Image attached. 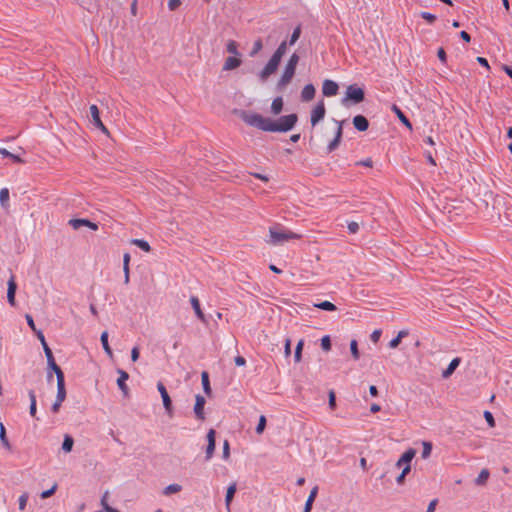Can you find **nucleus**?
Returning <instances> with one entry per match:
<instances>
[{
	"instance_id": "nucleus-20",
	"label": "nucleus",
	"mask_w": 512,
	"mask_h": 512,
	"mask_svg": "<svg viewBox=\"0 0 512 512\" xmlns=\"http://www.w3.org/2000/svg\"><path fill=\"white\" fill-rule=\"evenodd\" d=\"M353 125L356 130L364 132L368 129L369 122L363 115H356L353 118Z\"/></svg>"
},
{
	"instance_id": "nucleus-12",
	"label": "nucleus",
	"mask_w": 512,
	"mask_h": 512,
	"mask_svg": "<svg viewBox=\"0 0 512 512\" xmlns=\"http://www.w3.org/2000/svg\"><path fill=\"white\" fill-rule=\"evenodd\" d=\"M69 225L75 230L81 228L82 226H86L93 231L98 230V225L88 219H71L69 220Z\"/></svg>"
},
{
	"instance_id": "nucleus-28",
	"label": "nucleus",
	"mask_w": 512,
	"mask_h": 512,
	"mask_svg": "<svg viewBox=\"0 0 512 512\" xmlns=\"http://www.w3.org/2000/svg\"><path fill=\"white\" fill-rule=\"evenodd\" d=\"M100 340H101V344L103 346V349H104L105 353L110 358H112L113 357V352H112V349H111V347H110V345L108 343V332L107 331H103L102 332Z\"/></svg>"
},
{
	"instance_id": "nucleus-32",
	"label": "nucleus",
	"mask_w": 512,
	"mask_h": 512,
	"mask_svg": "<svg viewBox=\"0 0 512 512\" xmlns=\"http://www.w3.org/2000/svg\"><path fill=\"white\" fill-rule=\"evenodd\" d=\"M236 492V483H232L228 488H227V492H226V497H225V503H226V507L229 509V506L231 504V501L234 497V494Z\"/></svg>"
},
{
	"instance_id": "nucleus-39",
	"label": "nucleus",
	"mask_w": 512,
	"mask_h": 512,
	"mask_svg": "<svg viewBox=\"0 0 512 512\" xmlns=\"http://www.w3.org/2000/svg\"><path fill=\"white\" fill-rule=\"evenodd\" d=\"M286 49H287V44L286 42H282L278 48L276 49V51L274 52V54L272 55L273 57L277 58L278 60L281 61L282 57L284 56V54L286 53Z\"/></svg>"
},
{
	"instance_id": "nucleus-30",
	"label": "nucleus",
	"mask_w": 512,
	"mask_h": 512,
	"mask_svg": "<svg viewBox=\"0 0 512 512\" xmlns=\"http://www.w3.org/2000/svg\"><path fill=\"white\" fill-rule=\"evenodd\" d=\"M283 108V100L281 97H277L272 101L271 111L274 115H278Z\"/></svg>"
},
{
	"instance_id": "nucleus-18",
	"label": "nucleus",
	"mask_w": 512,
	"mask_h": 512,
	"mask_svg": "<svg viewBox=\"0 0 512 512\" xmlns=\"http://www.w3.org/2000/svg\"><path fill=\"white\" fill-rule=\"evenodd\" d=\"M118 374H119V377L117 379V385H118L119 389L123 392L124 396H127L129 393V389H128V386L126 385V381L129 378V374L126 371L121 370V369L118 370Z\"/></svg>"
},
{
	"instance_id": "nucleus-48",
	"label": "nucleus",
	"mask_w": 512,
	"mask_h": 512,
	"mask_svg": "<svg viewBox=\"0 0 512 512\" xmlns=\"http://www.w3.org/2000/svg\"><path fill=\"white\" fill-rule=\"evenodd\" d=\"M421 17L430 24L434 23L436 20V16L429 12H421Z\"/></svg>"
},
{
	"instance_id": "nucleus-7",
	"label": "nucleus",
	"mask_w": 512,
	"mask_h": 512,
	"mask_svg": "<svg viewBox=\"0 0 512 512\" xmlns=\"http://www.w3.org/2000/svg\"><path fill=\"white\" fill-rule=\"evenodd\" d=\"M57 370L55 373L57 378V395L55 400L63 402L66 399L65 377L61 369Z\"/></svg>"
},
{
	"instance_id": "nucleus-17",
	"label": "nucleus",
	"mask_w": 512,
	"mask_h": 512,
	"mask_svg": "<svg viewBox=\"0 0 512 512\" xmlns=\"http://www.w3.org/2000/svg\"><path fill=\"white\" fill-rule=\"evenodd\" d=\"M204 405H205V398L202 395H196L195 397V405H194V412L198 419L204 420Z\"/></svg>"
},
{
	"instance_id": "nucleus-42",
	"label": "nucleus",
	"mask_w": 512,
	"mask_h": 512,
	"mask_svg": "<svg viewBox=\"0 0 512 512\" xmlns=\"http://www.w3.org/2000/svg\"><path fill=\"white\" fill-rule=\"evenodd\" d=\"M422 446H423L422 458L427 459L432 452V444L430 442L423 441Z\"/></svg>"
},
{
	"instance_id": "nucleus-63",
	"label": "nucleus",
	"mask_w": 512,
	"mask_h": 512,
	"mask_svg": "<svg viewBox=\"0 0 512 512\" xmlns=\"http://www.w3.org/2000/svg\"><path fill=\"white\" fill-rule=\"evenodd\" d=\"M62 403H63V402H61V401H56V400H55V401H54V403H53V405H52V407H51L52 412H53V413H58V412H59V410H60V407H61Z\"/></svg>"
},
{
	"instance_id": "nucleus-26",
	"label": "nucleus",
	"mask_w": 512,
	"mask_h": 512,
	"mask_svg": "<svg viewBox=\"0 0 512 512\" xmlns=\"http://www.w3.org/2000/svg\"><path fill=\"white\" fill-rule=\"evenodd\" d=\"M409 335V332L408 330H401L398 332L397 336L395 338H393L390 342H389V347L391 349H395L399 346L401 340L405 337H407Z\"/></svg>"
},
{
	"instance_id": "nucleus-13",
	"label": "nucleus",
	"mask_w": 512,
	"mask_h": 512,
	"mask_svg": "<svg viewBox=\"0 0 512 512\" xmlns=\"http://www.w3.org/2000/svg\"><path fill=\"white\" fill-rule=\"evenodd\" d=\"M416 451L412 448L406 450L396 463L397 467H410L412 459L415 457Z\"/></svg>"
},
{
	"instance_id": "nucleus-29",
	"label": "nucleus",
	"mask_w": 512,
	"mask_h": 512,
	"mask_svg": "<svg viewBox=\"0 0 512 512\" xmlns=\"http://www.w3.org/2000/svg\"><path fill=\"white\" fill-rule=\"evenodd\" d=\"M317 492H318V488L317 487H314L307 500H306V503H305V507H304V511L303 512H311V509H312V505H313V502L316 498V495H317Z\"/></svg>"
},
{
	"instance_id": "nucleus-3",
	"label": "nucleus",
	"mask_w": 512,
	"mask_h": 512,
	"mask_svg": "<svg viewBox=\"0 0 512 512\" xmlns=\"http://www.w3.org/2000/svg\"><path fill=\"white\" fill-rule=\"evenodd\" d=\"M297 119L296 114H289L280 117L278 120H271L270 132H287L295 126Z\"/></svg>"
},
{
	"instance_id": "nucleus-22",
	"label": "nucleus",
	"mask_w": 512,
	"mask_h": 512,
	"mask_svg": "<svg viewBox=\"0 0 512 512\" xmlns=\"http://www.w3.org/2000/svg\"><path fill=\"white\" fill-rule=\"evenodd\" d=\"M43 347V350L45 352V355H46V358H47V362H48V365L54 370V372L56 373V371H58L57 369H61L55 362L54 360V357H53V354H52V351L51 349L49 348L48 344L47 343H44V345H42Z\"/></svg>"
},
{
	"instance_id": "nucleus-2",
	"label": "nucleus",
	"mask_w": 512,
	"mask_h": 512,
	"mask_svg": "<svg viewBox=\"0 0 512 512\" xmlns=\"http://www.w3.org/2000/svg\"><path fill=\"white\" fill-rule=\"evenodd\" d=\"M242 120L253 127H257L260 130L270 132L271 119L265 118L257 113L243 112L241 115Z\"/></svg>"
},
{
	"instance_id": "nucleus-14",
	"label": "nucleus",
	"mask_w": 512,
	"mask_h": 512,
	"mask_svg": "<svg viewBox=\"0 0 512 512\" xmlns=\"http://www.w3.org/2000/svg\"><path fill=\"white\" fill-rule=\"evenodd\" d=\"M338 84L332 80H325L322 86V93L326 97L335 96L338 93Z\"/></svg>"
},
{
	"instance_id": "nucleus-6",
	"label": "nucleus",
	"mask_w": 512,
	"mask_h": 512,
	"mask_svg": "<svg viewBox=\"0 0 512 512\" xmlns=\"http://www.w3.org/2000/svg\"><path fill=\"white\" fill-rule=\"evenodd\" d=\"M280 60H278L275 57H271L266 66L262 69L259 76L262 81H265L268 79L269 76L274 74L277 71V68L279 66Z\"/></svg>"
},
{
	"instance_id": "nucleus-64",
	"label": "nucleus",
	"mask_w": 512,
	"mask_h": 512,
	"mask_svg": "<svg viewBox=\"0 0 512 512\" xmlns=\"http://www.w3.org/2000/svg\"><path fill=\"white\" fill-rule=\"evenodd\" d=\"M436 505H437V499H433L429 505H428V508H427V511L426 512H434L435 511V508H436Z\"/></svg>"
},
{
	"instance_id": "nucleus-24",
	"label": "nucleus",
	"mask_w": 512,
	"mask_h": 512,
	"mask_svg": "<svg viewBox=\"0 0 512 512\" xmlns=\"http://www.w3.org/2000/svg\"><path fill=\"white\" fill-rule=\"evenodd\" d=\"M315 96V87L312 84H307L304 86L301 92V98L303 101H310Z\"/></svg>"
},
{
	"instance_id": "nucleus-62",
	"label": "nucleus",
	"mask_w": 512,
	"mask_h": 512,
	"mask_svg": "<svg viewBox=\"0 0 512 512\" xmlns=\"http://www.w3.org/2000/svg\"><path fill=\"white\" fill-rule=\"evenodd\" d=\"M357 165H362V166H365V167H372L373 166V162L370 158H367V159H364V160H361L359 162H357Z\"/></svg>"
},
{
	"instance_id": "nucleus-56",
	"label": "nucleus",
	"mask_w": 512,
	"mask_h": 512,
	"mask_svg": "<svg viewBox=\"0 0 512 512\" xmlns=\"http://www.w3.org/2000/svg\"><path fill=\"white\" fill-rule=\"evenodd\" d=\"M180 5H181V1L180 0H168V8L171 11L176 10Z\"/></svg>"
},
{
	"instance_id": "nucleus-44",
	"label": "nucleus",
	"mask_w": 512,
	"mask_h": 512,
	"mask_svg": "<svg viewBox=\"0 0 512 512\" xmlns=\"http://www.w3.org/2000/svg\"><path fill=\"white\" fill-rule=\"evenodd\" d=\"M265 427H266V417L264 415H261L259 418L258 425L256 427V433L259 435L262 434L265 430Z\"/></svg>"
},
{
	"instance_id": "nucleus-38",
	"label": "nucleus",
	"mask_w": 512,
	"mask_h": 512,
	"mask_svg": "<svg viewBox=\"0 0 512 512\" xmlns=\"http://www.w3.org/2000/svg\"><path fill=\"white\" fill-rule=\"evenodd\" d=\"M181 489H182V487L179 484H170L167 487H165L163 494L166 496H169V495L180 492Z\"/></svg>"
},
{
	"instance_id": "nucleus-37",
	"label": "nucleus",
	"mask_w": 512,
	"mask_h": 512,
	"mask_svg": "<svg viewBox=\"0 0 512 512\" xmlns=\"http://www.w3.org/2000/svg\"><path fill=\"white\" fill-rule=\"evenodd\" d=\"M29 398H30L29 412L32 417H35V415H36V395L33 390L29 391Z\"/></svg>"
},
{
	"instance_id": "nucleus-50",
	"label": "nucleus",
	"mask_w": 512,
	"mask_h": 512,
	"mask_svg": "<svg viewBox=\"0 0 512 512\" xmlns=\"http://www.w3.org/2000/svg\"><path fill=\"white\" fill-rule=\"evenodd\" d=\"M201 379H202V384H203L204 390L206 392H208L210 390L208 373L207 372H202Z\"/></svg>"
},
{
	"instance_id": "nucleus-60",
	"label": "nucleus",
	"mask_w": 512,
	"mask_h": 512,
	"mask_svg": "<svg viewBox=\"0 0 512 512\" xmlns=\"http://www.w3.org/2000/svg\"><path fill=\"white\" fill-rule=\"evenodd\" d=\"M437 56L441 60V62H446V52L443 48L438 49Z\"/></svg>"
},
{
	"instance_id": "nucleus-51",
	"label": "nucleus",
	"mask_w": 512,
	"mask_h": 512,
	"mask_svg": "<svg viewBox=\"0 0 512 512\" xmlns=\"http://www.w3.org/2000/svg\"><path fill=\"white\" fill-rule=\"evenodd\" d=\"M27 501H28V494L27 493H23L20 497H19V509L20 510H24L26 505H27Z\"/></svg>"
},
{
	"instance_id": "nucleus-1",
	"label": "nucleus",
	"mask_w": 512,
	"mask_h": 512,
	"mask_svg": "<svg viewBox=\"0 0 512 512\" xmlns=\"http://www.w3.org/2000/svg\"><path fill=\"white\" fill-rule=\"evenodd\" d=\"M270 240L269 243L272 245H281L290 240H298L302 238L301 234L295 233L284 228H270L269 229Z\"/></svg>"
},
{
	"instance_id": "nucleus-54",
	"label": "nucleus",
	"mask_w": 512,
	"mask_h": 512,
	"mask_svg": "<svg viewBox=\"0 0 512 512\" xmlns=\"http://www.w3.org/2000/svg\"><path fill=\"white\" fill-rule=\"evenodd\" d=\"M230 456V446L229 442L227 440L223 443V458L227 460Z\"/></svg>"
},
{
	"instance_id": "nucleus-59",
	"label": "nucleus",
	"mask_w": 512,
	"mask_h": 512,
	"mask_svg": "<svg viewBox=\"0 0 512 512\" xmlns=\"http://www.w3.org/2000/svg\"><path fill=\"white\" fill-rule=\"evenodd\" d=\"M25 318H26V321H27V324L29 325V327L33 331H36L37 329H36V326H35V323H34V320H33L32 316L30 314H26Z\"/></svg>"
},
{
	"instance_id": "nucleus-53",
	"label": "nucleus",
	"mask_w": 512,
	"mask_h": 512,
	"mask_svg": "<svg viewBox=\"0 0 512 512\" xmlns=\"http://www.w3.org/2000/svg\"><path fill=\"white\" fill-rule=\"evenodd\" d=\"M382 331L380 329L374 330L371 335L370 339L373 343H377L381 337Z\"/></svg>"
},
{
	"instance_id": "nucleus-15",
	"label": "nucleus",
	"mask_w": 512,
	"mask_h": 512,
	"mask_svg": "<svg viewBox=\"0 0 512 512\" xmlns=\"http://www.w3.org/2000/svg\"><path fill=\"white\" fill-rule=\"evenodd\" d=\"M242 64V58L238 56H229L225 59L222 70L231 71L237 69Z\"/></svg>"
},
{
	"instance_id": "nucleus-40",
	"label": "nucleus",
	"mask_w": 512,
	"mask_h": 512,
	"mask_svg": "<svg viewBox=\"0 0 512 512\" xmlns=\"http://www.w3.org/2000/svg\"><path fill=\"white\" fill-rule=\"evenodd\" d=\"M8 202H9V190L7 188H2L0 190V203L4 208H6L8 206Z\"/></svg>"
},
{
	"instance_id": "nucleus-45",
	"label": "nucleus",
	"mask_w": 512,
	"mask_h": 512,
	"mask_svg": "<svg viewBox=\"0 0 512 512\" xmlns=\"http://www.w3.org/2000/svg\"><path fill=\"white\" fill-rule=\"evenodd\" d=\"M57 487H58L57 483H54L50 489L45 490L41 493V495H40L41 498L46 499V498L51 497L56 492Z\"/></svg>"
},
{
	"instance_id": "nucleus-41",
	"label": "nucleus",
	"mask_w": 512,
	"mask_h": 512,
	"mask_svg": "<svg viewBox=\"0 0 512 512\" xmlns=\"http://www.w3.org/2000/svg\"><path fill=\"white\" fill-rule=\"evenodd\" d=\"M303 346H304V340L301 339V340H299V342L297 343L296 348H295L294 359H295V362H297V363L301 361Z\"/></svg>"
},
{
	"instance_id": "nucleus-9",
	"label": "nucleus",
	"mask_w": 512,
	"mask_h": 512,
	"mask_svg": "<svg viewBox=\"0 0 512 512\" xmlns=\"http://www.w3.org/2000/svg\"><path fill=\"white\" fill-rule=\"evenodd\" d=\"M89 110H90V115H91L93 124L98 129H100L103 133L108 135L109 131L106 128V126L103 124V122L101 121L100 112H99L98 107L95 104H93L90 106Z\"/></svg>"
},
{
	"instance_id": "nucleus-10",
	"label": "nucleus",
	"mask_w": 512,
	"mask_h": 512,
	"mask_svg": "<svg viewBox=\"0 0 512 512\" xmlns=\"http://www.w3.org/2000/svg\"><path fill=\"white\" fill-rule=\"evenodd\" d=\"M157 389L161 395V398H162V401H163V406L166 410V412L168 413V415H172V401H171V398L164 386V384L162 382H158L157 384Z\"/></svg>"
},
{
	"instance_id": "nucleus-35",
	"label": "nucleus",
	"mask_w": 512,
	"mask_h": 512,
	"mask_svg": "<svg viewBox=\"0 0 512 512\" xmlns=\"http://www.w3.org/2000/svg\"><path fill=\"white\" fill-rule=\"evenodd\" d=\"M314 306L318 309L325 310V311H335L337 309L336 306L330 301H323L320 303H316V304H314Z\"/></svg>"
},
{
	"instance_id": "nucleus-16",
	"label": "nucleus",
	"mask_w": 512,
	"mask_h": 512,
	"mask_svg": "<svg viewBox=\"0 0 512 512\" xmlns=\"http://www.w3.org/2000/svg\"><path fill=\"white\" fill-rule=\"evenodd\" d=\"M215 437L216 432L214 429H210L207 433V441L208 445L206 448V460H210L214 454L215 451Z\"/></svg>"
},
{
	"instance_id": "nucleus-19",
	"label": "nucleus",
	"mask_w": 512,
	"mask_h": 512,
	"mask_svg": "<svg viewBox=\"0 0 512 512\" xmlns=\"http://www.w3.org/2000/svg\"><path fill=\"white\" fill-rule=\"evenodd\" d=\"M17 285L15 282V277L11 276L8 281V289H7V299L11 306H15V293H16Z\"/></svg>"
},
{
	"instance_id": "nucleus-5",
	"label": "nucleus",
	"mask_w": 512,
	"mask_h": 512,
	"mask_svg": "<svg viewBox=\"0 0 512 512\" xmlns=\"http://www.w3.org/2000/svg\"><path fill=\"white\" fill-rule=\"evenodd\" d=\"M364 100V90L357 85H349L346 89L345 98L343 104L351 101L354 104H358Z\"/></svg>"
},
{
	"instance_id": "nucleus-52",
	"label": "nucleus",
	"mask_w": 512,
	"mask_h": 512,
	"mask_svg": "<svg viewBox=\"0 0 512 512\" xmlns=\"http://www.w3.org/2000/svg\"><path fill=\"white\" fill-rule=\"evenodd\" d=\"M410 472V467H404L402 473L397 477L396 481L398 484H402L406 475Z\"/></svg>"
},
{
	"instance_id": "nucleus-58",
	"label": "nucleus",
	"mask_w": 512,
	"mask_h": 512,
	"mask_svg": "<svg viewBox=\"0 0 512 512\" xmlns=\"http://www.w3.org/2000/svg\"><path fill=\"white\" fill-rule=\"evenodd\" d=\"M284 352L286 357L291 354V340L289 338L285 340Z\"/></svg>"
},
{
	"instance_id": "nucleus-31",
	"label": "nucleus",
	"mask_w": 512,
	"mask_h": 512,
	"mask_svg": "<svg viewBox=\"0 0 512 512\" xmlns=\"http://www.w3.org/2000/svg\"><path fill=\"white\" fill-rule=\"evenodd\" d=\"M0 441H1L2 445L4 446V448H6L7 450H11V445L6 436V429H5V426L3 425V423H0Z\"/></svg>"
},
{
	"instance_id": "nucleus-34",
	"label": "nucleus",
	"mask_w": 512,
	"mask_h": 512,
	"mask_svg": "<svg viewBox=\"0 0 512 512\" xmlns=\"http://www.w3.org/2000/svg\"><path fill=\"white\" fill-rule=\"evenodd\" d=\"M73 445H74L73 438L70 435H65L64 436V441H63V444H62L63 451L65 453L71 452V450L73 448Z\"/></svg>"
},
{
	"instance_id": "nucleus-55",
	"label": "nucleus",
	"mask_w": 512,
	"mask_h": 512,
	"mask_svg": "<svg viewBox=\"0 0 512 512\" xmlns=\"http://www.w3.org/2000/svg\"><path fill=\"white\" fill-rule=\"evenodd\" d=\"M484 417H485L487 423L489 424V426L494 427V425H495L494 417L489 411L484 412Z\"/></svg>"
},
{
	"instance_id": "nucleus-36",
	"label": "nucleus",
	"mask_w": 512,
	"mask_h": 512,
	"mask_svg": "<svg viewBox=\"0 0 512 512\" xmlns=\"http://www.w3.org/2000/svg\"><path fill=\"white\" fill-rule=\"evenodd\" d=\"M489 475L490 473L487 469H482L476 478L475 483L477 485H484L487 482Z\"/></svg>"
},
{
	"instance_id": "nucleus-27",
	"label": "nucleus",
	"mask_w": 512,
	"mask_h": 512,
	"mask_svg": "<svg viewBox=\"0 0 512 512\" xmlns=\"http://www.w3.org/2000/svg\"><path fill=\"white\" fill-rule=\"evenodd\" d=\"M190 302H191V305L195 311V314L197 315V317L201 320V321H204L205 320V317H204V314L200 308V302H199V299L196 297V296H192L190 298Z\"/></svg>"
},
{
	"instance_id": "nucleus-47",
	"label": "nucleus",
	"mask_w": 512,
	"mask_h": 512,
	"mask_svg": "<svg viewBox=\"0 0 512 512\" xmlns=\"http://www.w3.org/2000/svg\"><path fill=\"white\" fill-rule=\"evenodd\" d=\"M301 28L300 26L296 27L291 35L290 45H293L300 37Z\"/></svg>"
},
{
	"instance_id": "nucleus-46",
	"label": "nucleus",
	"mask_w": 512,
	"mask_h": 512,
	"mask_svg": "<svg viewBox=\"0 0 512 512\" xmlns=\"http://www.w3.org/2000/svg\"><path fill=\"white\" fill-rule=\"evenodd\" d=\"M321 347L326 352L331 350V341H330V337L328 335L322 337V339H321Z\"/></svg>"
},
{
	"instance_id": "nucleus-11",
	"label": "nucleus",
	"mask_w": 512,
	"mask_h": 512,
	"mask_svg": "<svg viewBox=\"0 0 512 512\" xmlns=\"http://www.w3.org/2000/svg\"><path fill=\"white\" fill-rule=\"evenodd\" d=\"M336 125H337V129H336V132H335V137L334 139L328 144L327 146V150L328 152H332L334 151L340 144L341 142V138H342V125H343V122L342 121H335Z\"/></svg>"
},
{
	"instance_id": "nucleus-57",
	"label": "nucleus",
	"mask_w": 512,
	"mask_h": 512,
	"mask_svg": "<svg viewBox=\"0 0 512 512\" xmlns=\"http://www.w3.org/2000/svg\"><path fill=\"white\" fill-rule=\"evenodd\" d=\"M348 230H349V232H350L351 234H355V233H357V232H358V230H359V225H358V223H357V222H350V223L348 224Z\"/></svg>"
},
{
	"instance_id": "nucleus-25",
	"label": "nucleus",
	"mask_w": 512,
	"mask_h": 512,
	"mask_svg": "<svg viewBox=\"0 0 512 512\" xmlns=\"http://www.w3.org/2000/svg\"><path fill=\"white\" fill-rule=\"evenodd\" d=\"M238 48H239V44L235 40L230 39L226 42V51L230 54V56L241 57V54H240Z\"/></svg>"
},
{
	"instance_id": "nucleus-43",
	"label": "nucleus",
	"mask_w": 512,
	"mask_h": 512,
	"mask_svg": "<svg viewBox=\"0 0 512 512\" xmlns=\"http://www.w3.org/2000/svg\"><path fill=\"white\" fill-rule=\"evenodd\" d=\"M350 350H351V354H352L353 358L355 360H358L359 357H360V353H359V350H358V344H357L356 340H352L350 342Z\"/></svg>"
},
{
	"instance_id": "nucleus-8",
	"label": "nucleus",
	"mask_w": 512,
	"mask_h": 512,
	"mask_svg": "<svg viewBox=\"0 0 512 512\" xmlns=\"http://www.w3.org/2000/svg\"><path fill=\"white\" fill-rule=\"evenodd\" d=\"M326 109L323 101L317 103V105L311 111V125L316 126L325 116Z\"/></svg>"
},
{
	"instance_id": "nucleus-61",
	"label": "nucleus",
	"mask_w": 512,
	"mask_h": 512,
	"mask_svg": "<svg viewBox=\"0 0 512 512\" xmlns=\"http://www.w3.org/2000/svg\"><path fill=\"white\" fill-rule=\"evenodd\" d=\"M131 359L133 362H136L139 359V349L138 347H134L131 351Z\"/></svg>"
},
{
	"instance_id": "nucleus-33",
	"label": "nucleus",
	"mask_w": 512,
	"mask_h": 512,
	"mask_svg": "<svg viewBox=\"0 0 512 512\" xmlns=\"http://www.w3.org/2000/svg\"><path fill=\"white\" fill-rule=\"evenodd\" d=\"M131 244L139 247L140 249H142L143 251H145L147 253L151 251V247H150L149 243L143 239H132Z\"/></svg>"
},
{
	"instance_id": "nucleus-23",
	"label": "nucleus",
	"mask_w": 512,
	"mask_h": 512,
	"mask_svg": "<svg viewBox=\"0 0 512 512\" xmlns=\"http://www.w3.org/2000/svg\"><path fill=\"white\" fill-rule=\"evenodd\" d=\"M391 110L396 114L398 119L409 129L412 130V124L409 119L404 115L402 110L396 105L393 104Z\"/></svg>"
},
{
	"instance_id": "nucleus-21",
	"label": "nucleus",
	"mask_w": 512,
	"mask_h": 512,
	"mask_svg": "<svg viewBox=\"0 0 512 512\" xmlns=\"http://www.w3.org/2000/svg\"><path fill=\"white\" fill-rule=\"evenodd\" d=\"M460 363H461V358L456 357V358L452 359V361L450 362L448 367L442 372V377L445 379L449 378L454 373V371L457 369V367L460 365Z\"/></svg>"
},
{
	"instance_id": "nucleus-4",
	"label": "nucleus",
	"mask_w": 512,
	"mask_h": 512,
	"mask_svg": "<svg viewBox=\"0 0 512 512\" xmlns=\"http://www.w3.org/2000/svg\"><path fill=\"white\" fill-rule=\"evenodd\" d=\"M298 62H299V56L296 53L292 54L285 66V69L283 71L281 78L278 81L279 89H283L291 82V80L295 74V70H296V66H297Z\"/></svg>"
},
{
	"instance_id": "nucleus-49",
	"label": "nucleus",
	"mask_w": 512,
	"mask_h": 512,
	"mask_svg": "<svg viewBox=\"0 0 512 512\" xmlns=\"http://www.w3.org/2000/svg\"><path fill=\"white\" fill-rule=\"evenodd\" d=\"M262 41L260 39L256 40L253 45V49L250 53L251 56L256 55L262 49Z\"/></svg>"
}]
</instances>
